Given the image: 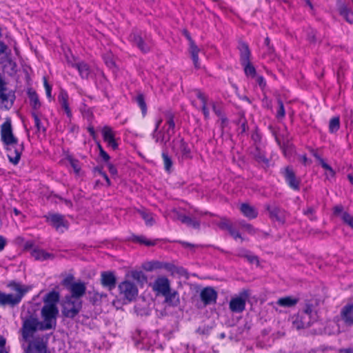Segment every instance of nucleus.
Returning <instances> with one entry per match:
<instances>
[{
  "label": "nucleus",
  "instance_id": "f257e3e1",
  "mask_svg": "<svg viewBox=\"0 0 353 353\" xmlns=\"http://www.w3.org/2000/svg\"><path fill=\"white\" fill-rule=\"evenodd\" d=\"M1 139L6 146L9 161L14 165H17L23 151V144L19 143L17 139L14 136L11 121L8 118L1 126Z\"/></svg>",
  "mask_w": 353,
  "mask_h": 353
},
{
  "label": "nucleus",
  "instance_id": "f03ea898",
  "mask_svg": "<svg viewBox=\"0 0 353 353\" xmlns=\"http://www.w3.org/2000/svg\"><path fill=\"white\" fill-rule=\"evenodd\" d=\"M166 122L162 130H159L162 119H159L156 122L155 128L152 134L156 143L165 146L170 141L171 137L174 134L175 123L174 121V114L171 112L165 113Z\"/></svg>",
  "mask_w": 353,
  "mask_h": 353
},
{
  "label": "nucleus",
  "instance_id": "7ed1b4c3",
  "mask_svg": "<svg viewBox=\"0 0 353 353\" xmlns=\"http://www.w3.org/2000/svg\"><path fill=\"white\" fill-rule=\"evenodd\" d=\"M9 287L16 292V294H6L0 291V305H9L14 307L18 305L23 296L28 292V288L19 283L12 282Z\"/></svg>",
  "mask_w": 353,
  "mask_h": 353
},
{
  "label": "nucleus",
  "instance_id": "20e7f679",
  "mask_svg": "<svg viewBox=\"0 0 353 353\" xmlns=\"http://www.w3.org/2000/svg\"><path fill=\"white\" fill-rule=\"evenodd\" d=\"M59 311L57 305H46L43 306L41 314L43 319L42 323L43 330H50L55 327L56 325V316Z\"/></svg>",
  "mask_w": 353,
  "mask_h": 353
},
{
  "label": "nucleus",
  "instance_id": "39448f33",
  "mask_svg": "<svg viewBox=\"0 0 353 353\" xmlns=\"http://www.w3.org/2000/svg\"><path fill=\"white\" fill-rule=\"evenodd\" d=\"M15 92L7 87V83L0 77V108L10 109L15 101Z\"/></svg>",
  "mask_w": 353,
  "mask_h": 353
},
{
  "label": "nucleus",
  "instance_id": "423d86ee",
  "mask_svg": "<svg viewBox=\"0 0 353 353\" xmlns=\"http://www.w3.org/2000/svg\"><path fill=\"white\" fill-rule=\"evenodd\" d=\"M42 323L37 318L29 316L23 321L21 327V334L25 341H30L34 334L38 330H43L41 329Z\"/></svg>",
  "mask_w": 353,
  "mask_h": 353
},
{
  "label": "nucleus",
  "instance_id": "0eeeda50",
  "mask_svg": "<svg viewBox=\"0 0 353 353\" xmlns=\"http://www.w3.org/2000/svg\"><path fill=\"white\" fill-rule=\"evenodd\" d=\"M62 314L65 317L73 319L81 311L82 308V301L81 299H72L69 296H65L63 302Z\"/></svg>",
  "mask_w": 353,
  "mask_h": 353
},
{
  "label": "nucleus",
  "instance_id": "6e6552de",
  "mask_svg": "<svg viewBox=\"0 0 353 353\" xmlns=\"http://www.w3.org/2000/svg\"><path fill=\"white\" fill-rule=\"evenodd\" d=\"M265 210L269 213V217L271 220L278 222L281 225H284L289 213L284 209L276 205L275 203H268L265 205Z\"/></svg>",
  "mask_w": 353,
  "mask_h": 353
},
{
  "label": "nucleus",
  "instance_id": "1a4fd4ad",
  "mask_svg": "<svg viewBox=\"0 0 353 353\" xmlns=\"http://www.w3.org/2000/svg\"><path fill=\"white\" fill-rule=\"evenodd\" d=\"M63 285L67 286L71 294L68 296L73 299H81L86 291L85 284L83 282H74L70 283V278H66L63 280Z\"/></svg>",
  "mask_w": 353,
  "mask_h": 353
},
{
  "label": "nucleus",
  "instance_id": "9d476101",
  "mask_svg": "<svg viewBox=\"0 0 353 353\" xmlns=\"http://www.w3.org/2000/svg\"><path fill=\"white\" fill-rule=\"evenodd\" d=\"M172 149L176 155H181L182 159H188L190 157V149L180 137L173 139Z\"/></svg>",
  "mask_w": 353,
  "mask_h": 353
},
{
  "label": "nucleus",
  "instance_id": "9b49d317",
  "mask_svg": "<svg viewBox=\"0 0 353 353\" xmlns=\"http://www.w3.org/2000/svg\"><path fill=\"white\" fill-rule=\"evenodd\" d=\"M120 294L128 301H132L138 294L135 284L128 281H124L119 285Z\"/></svg>",
  "mask_w": 353,
  "mask_h": 353
},
{
  "label": "nucleus",
  "instance_id": "f8f14e48",
  "mask_svg": "<svg viewBox=\"0 0 353 353\" xmlns=\"http://www.w3.org/2000/svg\"><path fill=\"white\" fill-rule=\"evenodd\" d=\"M26 353H47V344L43 338L37 337L29 341Z\"/></svg>",
  "mask_w": 353,
  "mask_h": 353
},
{
  "label": "nucleus",
  "instance_id": "ddd939ff",
  "mask_svg": "<svg viewBox=\"0 0 353 353\" xmlns=\"http://www.w3.org/2000/svg\"><path fill=\"white\" fill-rule=\"evenodd\" d=\"M217 296V292L212 287L204 288L200 292V297L204 305L216 303Z\"/></svg>",
  "mask_w": 353,
  "mask_h": 353
},
{
  "label": "nucleus",
  "instance_id": "4468645a",
  "mask_svg": "<svg viewBox=\"0 0 353 353\" xmlns=\"http://www.w3.org/2000/svg\"><path fill=\"white\" fill-rule=\"evenodd\" d=\"M152 289L158 294L165 295L171 289L170 281L166 277H159L154 282Z\"/></svg>",
  "mask_w": 353,
  "mask_h": 353
},
{
  "label": "nucleus",
  "instance_id": "2eb2a0df",
  "mask_svg": "<svg viewBox=\"0 0 353 353\" xmlns=\"http://www.w3.org/2000/svg\"><path fill=\"white\" fill-rule=\"evenodd\" d=\"M246 297V294H241L239 296L232 298L229 303L230 310L232 312H242L245 308Z\"/></svg>",
  "mask_w": 353,
  "mask_h": 353
},
{
  "label": "nucleus",
  "instance_id": "dca6fc26",
  "mask_svg": "<svg viewBox=\"0 0 353 353\" xmlns=\"http://www.w3.org/2000/svg\"><path fill=\"white\" fill-rule=\"evenodd\" d=\"M283 175L286 182L292 189L294 190L300 189V180L296 179L295 173L292 168L290 167L285 168Z\"/></svg>",
  "mask_w": 353,
  "mask_h": 353
},
{
  "label": "nucleus",
  "instance_id": "f3484780",
  "mask_svg": "<svg viewBox=\"0 0 353 353\" xmlns=\"http://www.w3.org/2000/svg\"><path fill=\"white\" fill-rule=\"evenodd\" d=\"M102 135L104 141L107 143L109 147L112 148L113 150L117 149L118 143L115 140V133L110 127H103L102 129Z\"/></svg>",
  "mask_w": 353,
  "mask_h": 353
},
{
  "label": "nucleus",
  "instance_id": "a211bd4d",
  "mask_svg": "<svg viewBox=\"0 0 353 353\" xmlns=\"http://www.w3.org/2000/svg\"><path fill=\"white\" fill-rule=\"evenodd\" d=\"M172 212L174 214V219L179 220L181 223L187 225L188 226L192 227L194 229H199L200 228V222L198 220L192 219L189 216L182 214L176 209H173Z\"/></svg>",
  "mask_w": 353,
  "mask_h": 353
},
{
  "label": "nucleus",
  "instance_id": "6ab92c4d",
  "mask_svg": "<svg viewBox=\"0 0 353 353\" xmlns=\"http://www.w3.org/2000/svg\"><path fill=\"white\" fill-rule=\"evenodd\" d=\"M341 320L347 326L353 325V303L343 306L340 312Z\"/></svg>",
  "mask_w": 353,
  "mask_h": 353
},
{
  "label": "nucleus",
  "instance_id": "aec40b11",
  "mask_svg": "<svg viewBox=\"0 0 353 353\" xmlns=\"http://www.w3.org/2000/svg\"><path fill=\"white\" fill-rule=\"evenodd\" d=\"M101 282L103 287L112 290L116 287L117 279L111 272H103L101 274Z\"/></svg>",
  "mask_w": 353,
  "mask_h": 353
},
{
  "label": "nucleus",
  "instance_id": "412c9836",
  "mask_svg": "<svg viewBox=\"0 0 353 353\" xmlns=\"http://www.w3.org/2000/svg\"><path fill=\"white\" fill-rule=\"evenodd\" d=\"M130 40L143 52L145 53L150 51V46L146 43L139 34L136 32L132 33L130 35Z\"/></svg>",
  "mask_w": 353,
  "mask_h": 353
},
{
  "label": "nucleus",
  "instance_id": "4be33fe9",
  "mask_svg": "<svg viewBox=\"0 0 353 353\" xmlns=\"http://www.w3.org/2000/svg\"><path fill=\"white\" fill-rule=\"evenodd\" d=\"M307 316L308 314L307 310L301 314H298L293 320V326L297 330H301L308 327L310 323L309 321H306Z\"/></svg>",
  "mask_w": 353,
  "mask_h": 353
},
{
  "label": "nucleus",
  "instance_id": "5701e85b",
  "mask_svg": "<svg viewBox=\"0 0 353 353\" xmlns=\"http://www.w3.org/2000/svg\"><path fill=\"white\" fill-rule=\"evenodd\" d=\"M238 49L240 52L241 64L250 61L251 52L248 45L243 41L239 43Z\"/></svg>",
  "mask_w": 353,
  "mask_h": 353
},
{
  "label": "nucleus",
  "instance_id": "b1692460",
  "mask_svg": "<svg viewBox=\"0 0 353 353\" xmlns=\"http://www.w3.org/2000/svg\"><path fill=\"white\" fill-rule=\"evenodd\" d=\"M46 218L47 221H49L57 230H59L61 227L66 226L63 216L61 214H49Z\"/></svg>",
  "mask_w": 353,
  "mask_h": 353
},
{
  "label": "nucleus",
  "instance_id": "393cba45",
  "mask_svg": "<svg viewBox=\"0 0 353 353\" xmlns=\"http://www.w3.org/2000/svg\"><path fill=\"white\" fill-rule=\"evenodd\" d=\"M71 66L77 68L81 78L88 79L90 74L89 65L84 61L71 63Z\"/></svg>",
  "mask_w": 353,
  "mask_h": 353
},
{
  "label": "nucleus",
  "instance_id": "a878e982",
  "mask_svg": "<svg viewBox=\"0 0 353 353\" xmlns=\"http://www.w3.org/2000/svg\"><path fill=\"white\" fill-rule=\"evenodd\" d=\"M165 297V302L170 306H177L180 302L179 294L176 291H172L171 289L165 295H163Z\"/></svg>",
  "mask_w": 353,
  "mask_h": 353
},
{
  "label": "nucleus",
  "instance_id": "bb28decb",
  "mask_svg": "<svg viewBox=\"0 0 353 353\" xmlns=\"http://www.w3.org/2000/svg\"><path fill=\"white\" fill-rule=\"evenodd\" d=\"M31 256L38 261H46L48 259H53L54 255L48 253L42 249H34L31 252Z\"/></svg>",
  "mask_w": 353,
  "mask_h": 353
},
{
  "label": "nucleus",
  "instance_id": "cd10ccee",
  "mask_svg": "<svg viewBox=\"0 0 353 353\" xmlns=\"http://www.w3.org/2000/svg\"><path fill=\"white\" fill-rule=\"evenodd\" d=\"M240 210L245 216L250 219H255L258 215L256 210L248 203L241 204Z\"/></svg>",
  "mask_w": 353,
  "mask_h": 353
},
{
  "label": "nucleus",
  "instance_id": "c85d7f7f",
  "mask_svg": "<svg viewBox=\"0 0 353 353\" xmlns=\"http://www.w3.org/2000/svg\"><path fill=\"white\" fill-rule=\"evenodd\" d=\"M237 256L245 258L250 263H256L257 265H259V260L258 256L252 254L249 250L245 249H241L239 250Z\"/></svg>",
  "mask_w": 353,
  "mask_h": 353
},
{
  "label": "nucleus",
  "instance_id": "c756f323",
  "mask_svg": "<svg viewBox=\"0 0 353 353\" xmlns=\"http://www.w3.org/2000/svg\"><path fill=\"white\" fill-rule=\"evenodd\" d=\"M68 95L65 92H61L59 95V101L61 105V108L64 110L68 117L72 116V112L69 107L68 102Z\"/></svg>",
  "mask_w": 353,
  "mask_h": 353
},
{
  "label": "nucleus",
  "instance_id": "7c9ffc66",
  "mask_svg": "<svg viewBox=\"0 0 353 353\" xmlns=\"http://www.w3.org/2000/svg\"><path fill=\"white\" fill-rule=\"evenodd\" d=\"M189 51L190 53L191 54V57L194 62V67L196 68H199L200 67V65L198 54L200 51V49L197 47L194 41H191Z\"/></svg>",
  "mask_w": 353,
  "mask_h": 353
},
{
  "label": "nucleus",
  "instance_id": "2f4dec72",
  "mask_svg": "<svg viewBox=\"0 0 353 353\" xmlns=\"http://www.w3.org/2000/svg\"><path fill=\"white\" fill-rule=\"evenodd\" d=\"M28 95L30 99V104L32 108L34 110H38L41 107V103L37 92L32 89H29L28 91Z\"/></svg>",
  "mask_w": 353,
  "mask_h": 353
},
{
  "label": "nucleus",
  "instance_id": "473e14b6",
  "mask_svg": "<svg viewBox=\"0 0 353 353\" xmlns=\"http://www.w3.org/2000/svg\"><path fill=\"white\" fill-rule=\"evenodd\" d=\"M59 293L55 291H52L45 296L43 301L44 304L46 305H56L57 303L59 301Z\"/></svg>",
  "mask_w": 353,
  "mask_h": 353
},
{
  "label": "nucleus",
  "instance_id": "72a5a7b5",
  "mask_svg": "<svg viewBox=\"0 0 353 353\" xmlns=\"http://www.w3.org/2000/svg\"><path fill=\"white\" fill-rule=\"evenodd\" d=\"M339 13L350 23H353V12L345 5L339 8Z\"/></svg>",
  "mask_w": 353,
  "mask_h": 353
},
{
  "label": "nucleus",
  "instance_id": "f704fd0d",
  "mask_svg": "<svg viewBox=\"0 0 353 353\" xmlns=\"http://www.w3.org/2000/svg\"><path fill=\"white\" fill-rule=\"evenodd\" d=\"M298 302L297 299L292 298L290 296H285L279 299L276 303L282 307H292L295 305Z\"/></svg>",
  "mask_w": 353,
  "mask_h": 353
},
{
  "label": "nucleus",
  "instance_id": "c9c22d12",
  "mask_svg": "<svg viewBox=\"0 0 353 353\" xmlns=\"http://www.w3.org/2000/svg\"><path fill=\"white\" fill-rule=\"evenodd\" d=\"M196 96L202 102V111L205 118L209 117V110L206 106L207 103V97L205 95L202 93L200 90H196L195 91Z\"/></svg>",
  "mask_w": 353,
  "mask_h": 353
},
{
  "label": "nucleus",
  "instance_id": "e433bc0d",
  "mask_svg": "<svg viewBox=\"0 0 353 353\" xmlns=\"http://www.w3.org/2000/svg\"><path fill=\"white\" fill-rule=\"evenodd\" d=\"M132 241L137 242L141 244H143L146 246H153L157 243V241H150L147 239L144 236H133Z\"/></svg>",
  "mask_w": 353,
  "mask_h": 353
},
{
  "label": "nucleus",
  "instance_id": "4c0bfd02",
  "mask_svg": "<svg viewBox=\"0 0 353 353\" xmlns=\"http://www.w3.org/2000/svg\"><path fill=\"white\" fill-rule=\"evenodd\" d=\"M32 117L34 119V125H35V127L37 128V132L46 133V128L42 124L38 114L37 112H33L32 113Z\"/></svg>",
  "mask_w": 353,
  "mask_h": 353
},
{
  "label": "nucleus",
  "instance_id": "58836bf2",
  "mask_svg": "<svg viewBox=\"0 0 353 353\" xmlns=\"http://www.w3.org/2000/svg\"><path fill=\"white\" fill-rule=\"evenodd\" d=\"M162 158L163 160V165L165 170L170 172L172 166V161L171 157L168 155L166 150H163L162 152Z\"/></svg>",
  "mask_w": 353,
  "mask_h": 353
},
{
  "label": "nucleus",
  "instance_id": "ea45409f",
  "mask_svg": "<svg viewBox=\"0 0 353 353\" xmlns=\"http://www.w3.org/2000/svg\"><path fill=\"white\" fill-rule=\"evenodd\" d=\"M340 128V119L339 117L331 119L329 123V130L331 133L337 132Z\"/></svg>",
  "mask_w": 353,
  "mask_h": 353
},
{
  "label": "nucleus",
  "instance_id": "a19ab883",
  "mask_svg": "<svg viewBox=\"0 0 353 353\" xmlns=\"http://www.w3.org/2000/svg\"><path fill=\"white\" fill-rule=\"evenodd\" d=\"M277 103H278L279 107H278V110L276 111V118L279 121H281L285 116V110L283 103L281 100V99H277Z\"/></svg>",
  "mask_w": 353,
  "mask_h": 353
},
{
  "label": "nucleus",
  "instance_id": "79ce46f5",
  "mask_svg": "<svg viewBox=\"0 0 353 353\" xmlns=\"http://www.w3.org/2000/svg\"><path fill=\"white\" fill-rule=\"evenodd\" d=\"M139 213L141 216V217L144 219L146 225H152L154 223V219L152 215V214L147 212L144 210H139Z\"/></svg>",
  "mask_w": 353,
  "mask_h": 353
},
{
  "label": "nucleus",
  "instance_id": "37998d69",
  "mask_svg": "<svg viewBox=\"0 0 353 353\" xmlns=\"http://www.w3.org/2000/svg\"><path fill=\"white\" fill-rule=\"evenodd\" d=\"M241 65L243 66L245 74L247 76H251L252 77L255 76L256 70L255 68L251 64L250 61L241 63Z\"/></svg>",
  "mask_w": 353,
  "mask_h": 353
},
{
  "label": "nucleus",
  "instance_id": "c03bdc74",
  "mask_svg": "<svg viewBox=\"0 0 353 353\" xmlns=\"http://www.w3.org/2000/svg\"><path fill=\"white\" fill-rule=\"evenodd\" d=\"M143 268L147 271H152L157 269H162L161 262L158 261H150L145 264Z\"/></svg>",
  "mask_w": 353,
  "mask_h": 353
},
{
  "label": "nucleus",
  "instance_id": "a18cd8bd",
  "mask_svg": "<svg viewBox=\"0 0 353 353\" xmlns=\"http://www.w3.org/2000/svg\"><path fill=\"white\" fill-rule=\"evenodd\" d=\"M238 224L250 234H254L256 232V230L251 224L246 223L245 221H239Z\"/></svg>",
  "mask_w": 353,
  "mask_h": 353
},
{
  "label": "nucleus",
  "instance_id": "49530a36",
  "mask_svg": "<svg viewBox=\"0 0 353 353\" xmlns=\"http://www.w3.org/2000/svg\"><path fill=\"white\" fill-rule=\"evenodd\" d=\"M136 102L141 109L142 113L145 114L147 112V106L146 103L145 102L144 96L142 94H139L137 96Z\"/></svg>",
  "mask_w": 353,
  "mask_h": 353
},
{
  "label": "nucleus",
  "instance_id": "de8ad7c7",
  "mask_svg": "<svg viewBox=\"0 0 353 353\" xmlns=\"http://www.w3.org/2000/svg\"><path fill=\"white\" fill-rule=\"evenodd\" d=\"M232 223L227 219L223 218L217 223L218 227L223 230H228L232 226Z\"/></svg>",
  "mask_w": 353,
  "mask_h": 353
},
{
  "label": "nucleus",
  "instance_id": "09e8293b",
  "mask_svg": "<svg viewBox=\"0 0 353 353\" xmlns=\"http://www.w3.org/2000/svg\"><path fill=\"white\" fill-rule=\"evenodd\" d=\"M341 219L346 224L353 228V216L352 215L346 212H344L341 214Z\"/></svg>",
  "mask_w": 353,
  "mask_h": 353
},
{
  "label": "nucleus",
  "instance_id": "8fccbe9b",
  "mask_svg": "<svg viewBox=\"0 0 353 353\" xmlns=\"http://www.w3.org/2000/svg\"><path fill=\"white\" fill-rule=\"evenodd\" d=\"M69 161H70V164L71 167L73 168L74 172L76 174H79L81 170V165H80L79 161L78 160L72 159V158H69Z\"/></svg>",
  "mask_w": 353,
  "mask_h": 353
},
{
  "label": "nucleus",
  "instance_id": "3c124183",
  "mask_svg": "<svg viewBox=\"0 0 353 353\" xmlns=\"http://www.w3.org/2000/svg\"><path fill=\"white\" fill-rule=\"evenodd\" d=\"M315 210L312 206H308L304 211L303 214L307 216L310 220H315L316 216H314Z\"/></svg>",
  "mask_w": 353,
  "mask_h": 353
},
{
  "label": "nucleus",
  "instance_id": "603ef678",
  "mask_svg": "<svg viewBox=\"0 0 353 353\" xmlns=\"http://www.w3.org/2000/svg\"><path fill=\"white\" fill-rule=\"evenodd\" d=\"M321 165L323 169L329 172L331 176L333 177L335 176L336 173L334 170L332 168L331 166H330L327 163H325L324 160H321Z\"/></svg>",
  "mask_w": 353,
  "mask_h": 353
},
{
  "label": "nucleus",
  "instance_id": "864d4df0",
  "mask_svg": "<svg viewBox=\"0 0 353 353\" xmlns=\"http://www.w3.org/2000/svg\"><path fill=\"white\" fill-rule=\"evenodd\" d=\"M228 232H229V234L234 239H241V241L243 240V239L242 238L241 235L240 234V233L236 230H235L234 228H233V225H232V226L230 227V229H229L228 230Z\"/></svg>",
  "mask_w": 353,
  "mask_h": 353
},
{
  "label": "nucleus",
  "instance_id": "5fc2aeb1",
  "mask_svg": "<svg viewBox=\"0 0 353 353\" xmlns=\"http://www.w3.org/2000/svg\"><path fill=\"white\" fill-rule=\"evenodd\" d=\"M43 83H44V87L46 89V95H47L48 98L50 99L52 97L51 96L52 87L48 83V81L45 77H43Z\"/></svg>",
  "mask_w": 353,
  "mask_h": 353
},
{
  "label": "nucleus",
  "instance_id": "6e6d98bb",
  "mask_svg": "<svg viewBox=\"0 0 353 353\" xmlns=\"http://www.w3.org/2000/svg\"><path fill=\"white\" fill-rule=\"evenodd\" d=\"M161 266L162 268L165 269L169 272H173L175 269V266L173 264L169 263L161 262Z\"/></svg>",
  "mask_w": 353,
  "mask_h": 353
},
{
  "label": "nucleus",
  "instance_id": "4d7b16f0",
  "mask_svg": "<svg viewBox=\"0 0 353 353\" xmlns=\"http://www.w3.org/2000/svg\"><path fill=\"white\" fill-rule=\"evenodd\" d=\"M220 121H221V128L222 134H223V130H224L225 127H226L228 125V119L226 118V117L225 115H221V117L220 118Z\"/></svg>",
  "mask_w": 353,
  "mask_h": 353
},
{
  "label": "nucleus",
  "instance_id": "13d9d810",
  "mask_svg": "<svg viewBox=\"0 0 353 353\" xmlns=\"http://www.w3.org/2000/svg\"><path fill=\"white\" fill-rule=\"evenodd\" d=\"M239 123H241V133L245 132L248 128L246 121L245 119H240Z\"/></svg>",
  "mask_w": 353,
  "mask_h": 353
},
{
  "label": "nucleus",
  "instance_id": "bf43d9fd",
  "mask_svg": "<svg viewBox=\"0 0 353 353\" xmlns=\"http://www.w3.org/2000/svg\"><path fill=\"white\" fill-rule=\"evenodd\" d=\"M96 170H97L99 172V174H101L104 178L108 185H110L111 183L108 175L99 168H97Z\"/></svg>",
  "mask_w": 353,
  "mask_h": 353
},
{
  "label": "nucleus",
  "instance_id": "052dcab7",
  "mask_svg": "<svg viewBox=\"0 0 353 353\" xmlns=\"http://www.w3.org/2000/svg\"><path fill=\"white\" fill-rule=\"evenodd\" d=\"M256 81L261 88H264L266 85L265 81L262 76H258Z\"/></svg>",
  "mask_w": 353,
  "mask_h": 353
},
{
  "label": "nucleus",
  "instance_id": "680f3d73",
  "mask_svg": "<svg viewBox=\"0 0 353 353\" xmlns=\"http://www.w3.org/2000/svg\"><path fill=\"white\" fill-rule=\"evenodd\" d=\"M6 244H7L6 239L4 236L0 235V252H1L4 249Z\"/></svg>",
  "mask_w": 353,
  "mask_h": 353
},
{
  "label": "nucleus",
  "instance_id": "e2e57ef3",
  "mask_svg": "<svg viewBox=\"0 0 353 353\" xmlns=\"http://www.w3.org/2000/svg\"><path fill=\"white\" fill-rule=\"evenodd\" d=\"M108 170H109V172L110 173L112 174V175H116L117 174V168H115V166L114 165H112V163H108Z\"/></svg>",
  "mask_w": 353,
  "mask_h": 353
},
{
  "label": "nucleus",
  "instance_id": "0e129e2a",
  "mask_svg": "<svg viewBox=\"0 0 353 353\" xmlns=\"http://www.w3.org/2000/svg\"><path fill=\"white\" fill-rule=\"evenodd\" d=\"M99 155L105 162H108L110 160L109 154L104 150H101Z\"/></svg>",
  "mask_w": 353,
  "mask_h": 353
},
{
  "label": "nucleus",
  "instance_id": "69168bd1",
  "mask_svg": "<svg viewBox=\"0 0 353 353\" xmlns=\"http://www.w3.org/2000/svg\"><path fill=\"white\" fill-rule=\"evenodd\" d=\"M343 208L342 205H336L334 208V214L336 215H339L341 213L343 214Z\"/></svg>",
  "mask_w": 353,
  "mask_h": 353
},
{
  "label": "nucleus",
  "instance_id": "338daca9",
  "mask_svg": "<svg viewBox=\"0 0 353 353\" xmlns=\"http://www.w3.org/2000/svg\"><path fill=\"white\" fill-rule=\"evenodd\" d=\"M255 158L259 162H264L266 163H268V159H266V158L264 157V155H263L261 154H259V155H256Z\"/></svg>",
  "mask_w": 353,
  "mask_h": 353
},
{
  "label": "nucleus",
  "instance_id": "774afa93",
  "mask_svg": "<svg viewBox=\"0 0 353 353\" xmlns=\"http://www.w3.org/2000/svg\"><path fill=\"white\" fill-rule=\"evenodd\" d=\"M308 40L311 42V43H314L316 42V35H315V32L314 31L312 30L311 32H310L308 34Z\"/></svg>",
  "mask_w": 353,
  "mask_h": 353
}]
</instances>
